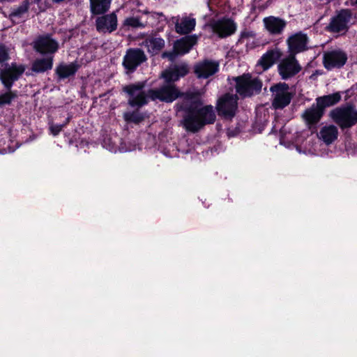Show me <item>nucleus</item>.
<instances>
[{
  "instance_id": "obj_1",
  "label": "nucleus",
  "mask_w": 357,
  "mask_h": 357,
  "mask_svg": "<svg viewBox=\"0 0 357 357\" xmlns=\"http://www.w3.org/2000/svg\"><path fill=\"white\" fill-rule=\"evenodd\" d=\"M215 120V114L213 106L206 105L199 109L191 107L183 119V126L187 130L196 132L204 125L213 123Z\"/></svg>"
},
{
  "instance_id": "obj_2",
  "label": "nucleus",
  "mask_w": 357,
  "mask_h": 357,
  "mask_svg": "<svg viewBox=\"0 0 357 357\" xmlns=\"http://www.w3.org/2000/svg\"><path fill=\"white\" fill-rule=\"evenodd\" d=\"M236 92L243 97L250 96L261 91V82L250 75H243L234 78Z\"/></svg>"
},
{
  "instance_id": "obj_3",
  "label": "nucleus",
  "mask_w": 357,
  "mask_h": 357,
  "mask_svg": "<svg viewBox=\"0 0 357 357\" xmlns=\"http://www.w3.org/2000/svg\"><path fill=\"white\" fill-rule=\"evenodd\" d=\"M145 86L144 82H139L127 85L123 87V91L128 96V103L132 107H142L148 102L150 99L149 91L146 94L143 90Z\"/></svg>"
},
{
  "instance_id": "obj_4",
  "label": "nucleus",
  "mask_w": 357,
  "mask_h": 357,
  "mask_svg": "<svg viewBox=\"0 0 357 357\" xmlns=\"http://www.w3.org/2000/svg\"><path fill=\"white\" fill-rule=\"evenodd\" d=\"M272 93V106L274 109H283L287 106L292 98L289 87L286 83H278L270 88Z\"/></svg>"
},
{
  "instance_id": "obj_5",
  "label": "nucleus",
  "mask_w": 357,
  "mask_h": 357,
  "mask_svg": "<svg viewBox=\"0 0 357 357\" xmlns=\"http://www.w3.org/2000/svg\"><path fill=\"white\" fill-rule=\"evenodd\" d=\"M330 116L342 128H349L357 123V111L352 107L336 108L331 112Z\"/></svg>"
},
{
  "instance_id": "obj_6",
  "label": "nucleus",
  "mask_w": 357,
  "mask_h": 357,
  "mask_svg": "<svg viewBox=\"0 0 357 357\" xmlns=\"http://www.w3.org/2000/svg\"><path fill=\"white\" fill-rule=\"evenodd\" d=\"M165 82L166 83L160 88L149 90L151 100H159L165 102H172L181 96V93L172 82Z\"/></svg>"
},
{
  "instance_id": "obj_7",
  "label": "nucleus",
  "mask_w": 357,
  "mask_h": 357,
  "mask_svg": "<svg viewBox=\"0 0 357 357\" xmlns=\"http://www.w3.org/2000/svg\"><path fill=\"white\" fill-rule=\"evenodd\" d=\"M26 66L23 64L11 63L0 70V80L4 86L10 89L13 83L24 73Z\"/></svg>"
},
{
  "instance_id": "obj_8",
  "label": "nucleus",
  "mask_w": 357,
  "mask_h": 357,
  "mask_svg": "<svg viewBox=\"0 0 357 357\" xmlns=\"http://www.w3.org/2000/svg\"><path fill=\"white\" fill-rule=\"evenodd\" d=\"M237 100L236 95L227 93L222 96L218 100L216 106L218 114L226 119L234 117L238 108Z\"/></svg>"
},
{
  "instance_id": "obj_9",
  "label": "nucleus",
  "mask_w": 357,
  "mask_h": 357,
  "mask_svg": "<svg viewBox=\"0 0 357 357\" xmlns=\"http://www.w3.org/2000/svg\"><path fill=\"white\" fill-rule=\"evenodd\" d=\"M351 18L352 14L349 10H341L331 18L328 29L333 33H345L349 29Z\"/></svg>"
},
{
  "instance_id": "obj_10",
  "label": "nucleus",
  "mask_w": 357,
  "mask_h": 357,
  "mask_svg": "<svg viewBox=\"0 0 357 357\" xmlns=\"http://www.w3.org/2000/svg\"><path fill=\"white\" fill-rule=\"evenodd\" d=\"M279 75L282 79H287L301 70V66L295 58V55L290 54L281 60L278 66Z\"/></svg>"
},
{
  "instance_id": "obj_11",
  "label": "nucleus",
  "mask_w": 357,
  "mask_h": 357,
  "mask_svg": "<svg viewBox=\"0 0 357 357\" xmlns=\"http://www.w3.org/2000/svg\"><path fill=\"white\" fill-rule=\"evenodd\" d=\"M347 61V54L339 49L324 52L323 56L324 66L327 70L342 67Z\"/></svg>"
},
{
  "instance_id": "obj_12",
  "label": "nucleus",
  "mask_w": 357,
  "mask_h": 357,
  "mask_svg": "<svg viewBox=\"0 0 357 357\" xmlns=\"http://www.w3.org/2000/svg\"><path fill=\"white\" fill-rule=\"evenodd\" d=\"M197 37L196 35L183 37L175 42L173 52H164L162 57H168L170 60H173L178 54L188 53L192 47L197 43Z\"/></svg>"
},
{
  "instance_id": "obj_13",
  "label": "nucleus",
  "mask_w": 357,
  "mask_h": 357,
  "mask_svg": "<svg viewBox=\"0 0 357 357\" xmlns=\"http://www.w3.org/2000/svg\"><path fill=\"white\" fill-rule=\"evenodd\" d=\"M146 59L144 52L139 49H129L123 57V66L126 73L134 72L138 66Z\"/></svg>"
},
{
  "instance_id": "obj_14",
  "label": "nucleus",
  "mask_w": 357,
  "mask_h": 357,
  "mask_svg": "<svg viewBox=\"0 0 357 357\" xmlns=\"http://www.w3.org/2000/svg\"><path fill=\"white\" fill-rule=\"evenodd\" d=\"M210 26L213 31L220 38L233 34L236 30V25L229 18H222L211 22Z\"/></svg>"
},
{
  "instance_id": "obj_15",
  "label": "nucleus",
  "mask_w": 357,
  "mask_h": 357,
  "mask_svg": "<svg viewBox=\"0 0 357 357\" xmlns=\"http://www.w3.org/2000/svg\"><path fill=\"white\" fill-rule=\"evenodd\" d=\"M33 46L36 52L44 54H53L59 49L57 41L48 35L38 37L33 42Z\"/></svg>"
},
{
  "instance_id": "obj_16",
  "label": "nucleus",
  "mask_w": 357,
  "mask_h": 357,
  "mask_svg": "<svg viewBox=\"0 0 357 357\" xmlns=\"http://www.w3.org/2000/svg\"><path fill=\"white\" fill-rule=\"evenodd\" d=\"M290 54L295 55L308 49V38L306 34L298 32L289 36L287 40Z\"/></svg>"
},
{
  "instance_id": "obj_17",
  "label": "nucleus",
  "mask_w": 357,
  "mask_h": 357,
  "mask_svg": "<svg viewBox=\"0 0 357 357\" xmlns=\"http://www.w3.org/2000/svg\"><path fill=\"white\" fill-rule=\"evenodd\" d=\"M117 16L114 13L103 15L96 20V29L100 33H112L117 28Z\"/></svg>"
},
{
  "instance_id": "obj_18",
  "label": "nucleus",
  "mask_w": 357,
  "mask_h": 357,
  "mask_svg": "<svg viewBox=\"0 0 357 357\" xmlns=\"http://www.w3.org/2000/svg\"><path fill=\"white\" fill-rule=\"evenodd\" d=\"M263 24L266 30L271 35L282 33L287 26V22L278 17L268 16L263 19Z\"/></svg>"
},
{
  "instance_id": "obj_19",
  "label": "nucleus",
  "mask_w": 357,
  "mask_h": 357,
  "mask_svg": "<svg viewBox=\"0 0 357 357\" xmlns=\"http://www.w3.org/2000/svg\"><path fill=\"white\" fill-rule=\"evenodd\" d=\"M282 56V50L278 47L268 50L258 61L257 65L261 66L263 70L271 68Z\"/></svg>"
},
{
  "instance_id": "obj_20",
  "label": "nucleus",
  "mask_w": 357,
  "mask_h": 357,
  "mask_svg": "<svg viewBox=\"0 0 357 357\" xmlns=\"http://www.w3.org/2000/svg\"><path fill=\"white\" fill-rule=\"evenodd\" d=\"M188 67L185 63L178 64L174 66L173 68H170L165 70L161 77L167 82H175L178 80L181 77H183L188 73Z\"/></svg>"
},
{
  "instance_id": "obj_21",
  "label": "nucleus",
  "mask_w": 357,
  "mask_h": 357,
  "mask_svg": "<svg viewBox=\"0 0 357 357\" xmlns=\"http://www.w3.org/2000/svg\"><path fill=\"white\" fill-rule=\"evenodd\" d=\"M175 29L178 33L187 34L194 30L196 20L192 16H183L181 18L175 17Z\"/></svg>"
},
{
  "instance_id": "obj_22",
  "label": "nucleus",
  "mask_w": 357,
  "mask_h": 357,
  "mask_svg": "<svg viewBox=\"0 0 357 357\" xmlns=\"http://www.w3.org/2000/svg\"><path fill=\"white\" fill-rule=\"evenodd\" d=\"M218 63L205 61L195 66V73L198 77L207 78L218 70Z\"/></svg>"
},
{
  "instance_id": "obj_23",
  "label": "nucleus",
  "mask_w": 357,
  "mask_h": 357,
  "mask_svg": "<svg viewBox=\"0 0 357 357\" xmlns=\"http://www.w3.org/2000/svg\"><path fill=\"white\" fill-rule=\"evenodd\" d=\"M238 43L244 45L248 50H252L259 45V40L257 38L255 32L247 29L241 31Z\"/></svg>"
},
{
  "instance_id": "obj_24",
  "label": "nucleus",
  "mask_w": 357,
  "mask_h": 357,
  "mask_svg": "<svg viewBox=\"0 0 357 357\" xmlns=\"http://www.w3.org/2000/svg\"><path fill=\"white\" fill-rule=\"evenodd\" d=\"M53 66V56L36 59L32 63V71L40 73L51 70Z\"/></svg>"
},
{
  "instance_id": "obj_25",
  "label": "nucleus",
  "mask_w": 357,
  "mask_h": 357,
  "mask_svg": "<svg viewBox=\"0 0 357 357\" xmlns=\"http://www.w3.org/2000/svg\"><path fill=\"white\" fill-rule=\"evenodd\" d=\"M338 135L337 128L333 125L323 127L319 133V137L326 144H330L334 142Z\"/></svg>"
},
{
  "instance_id": "obj_26",
  "label": "nucleus",
  "mask_w": 357,
  "mask_h": 357,
  "mask_svg": "<svg viewBox=\"0 0 357 357\" xmlns=\"http://www.w3.org/2000/svg\"><path fill=\"white\" fill-rule=\"evenodd\" d=\"M322 114L323 110L317 104L306 109L303 114V117L307 123L312 124L319 121Z\"/></svg>"
},
{
  "instance_id": "obj_27",
  "label": "nucleus",
  "mask_w": 357,
  "mask_h": 357,
  "mask_svg": "<svg viewBox=\"0 0 357 357\" xmlns=\"http://www.w3.org/2000/svg\"><path fill=\"white\" fill-rule=\"evenodd\" d=\"M112 0H90L91 12L93 15L106 13L110 8Z\"/></svg>"
},
{
  "instance_id": "obj_28",
  "label": "nucleus",
  "mask_w": 357,
  "mask_h": 357,
  "mask_svg": "<svg viewBox=\"0 0 357 357\" xmlns=\"http://www.w3.org/2000/svg\"><path fill=\"white\" fill-rule=\"evenodd\" d=\"M341 99L338 93L324 96L317 99V104L323 110L325 107L332 106L337 103Z\"/></svg>"
},
{
  "instance_id": "obj_29",
  "label": "nucleus",
  "mask_w": 357,
  "mask_h": 357,
  "mask_svg": "<svg viewBox=\"0 0 357 357\" xmlns=\"http://www.w3.org/2000/svg\"><path fill=\"white\" fill-rule=\"evenodd\" d=\"M148 51L152 54H157L165 45V41L160 38H148L144 42Z\"/></svg>"
},
{
  "instance_id": "obj_30",
  "label": "nucleus",
  "mask_w": 357,
  "mask_h": 357,
  "mask_svg": "<svg viewBox=\"0 0 357 357\" xmlns=\"http://www.w3.org/2000/svg\"><path fill=\"white\" fill-rule=\"evenodd\" d=\"M77 70L76 64L71 63L70 64H61L56 68V73L60 78H66L75 73Z\"/></svg>"
},
{
  "instance_id": "obj_31",
  "label": "nucleus",
  "mask_w": 357,
  "mask_h": 357,
  "mask_svg": "<svg viewBox=\"0 0 357 357\" xmlns=\"http://www.w3.org/2000/svg\"><path fill=\"white\" fill-rule=\"evenodd\" d=\"M29 6V3L27 1H23L22 3L17 8H13L10 13L9 14V17L12 21L16 22L17 20L20 19L24 13L27 12Z\"/></svg>"
},
{
  "instance_id": "obj_32",
  "label": "nucleus",
  "mask_w": 357,
  "mask_h": 357,
  "mask_svg": "<svg viewBox=\"0 0 357 357\" xmlns=\"http://www.w3.org/2000/svg\"><path fill=\"white\" fill-rule=\"evenodd\" d=\"M203 93V91H189L185 94V99L191 103L201 105L202 103L199 101V98L202 96Z\"/></svg>"
},
{
  "instance_id": "obj_33",
  "label": "nucleus",
  "mask_w": 357,
  "mask_h": 357,
  "mask_svg": "<svg viewBox=\"0 0 357 357\" xmlns=\"http://www.w3.org/2000/svg\"><path fill=\"white\" fill-rule=\"evenodd\" d=\"M69 122V118L67 119L66 121L63 124H50V131L52 135L54 136H56L59 134V132L62 130V129L68 124Z\"/></svg>"
},
{
  "instance_id": "obj_34",
  "label": "nucleus",
  "mask_w": 357,
  "mask_h": 357,
  "mask_svg": "<svg viewBox=\"0 0 357 357\" xmlns=\"http://www.w3.org/2000/svg\"><path fill=\"white\" fill-rule=\"evenodd\" d=\"M16 95L11 91H8L0 95V105H9Z\"/></svg>"
},
{
  "instance_id": "obj_35",
  "label": "nucleus",
  "mask_w": 357,
  "mask_h": 357,
  "mask_svg": "<svg viewBox=\"0 0 357 357\" xmlns=\"http://www.w3.org/2000/svg\"><path fill=\"white\" fill-rule=\"evenodd\" d=\"M124 119L127 121L138 123L140 122L143 118L137 113L127 112L124 114Z\"/></svg>"
},
{
  "instance_id": "obj_36",
  "label": "nucleus",
  "mask_w": 357,
  "mask_h": 357,
  "mask_svg": "<svg viewBox=\"0 0 357 357\" xmlns=\"http://www.w3.org/2000/svg\"><path fill=\"white\" fill-rule=\"evenodd\" d=\"M124 24L132 27L142 26L139 20L136 17H128L125 20Z\"/></svg>"
},
{
  "instance_id": "obj_37",
  "label": "nucleus",
  "mask_w": 357,
  "mask_h": 357,
  "mask_svg": "<svg viewBox=\"0 0 357 357\" xmlns=\"http://www.w3.org/2000/svg\"><path fill=\"white\" fill-rule=\"evenodd\" d=\"M10 59L7 48L4 46H0V63L8 61Z\"/></svg>"
},
{
  "instance_id": "obj_38",
  "label": "nucleus",
  "mask_w": 357,
  "mask_h": 357,
  "mask_svg": "<svg viewBox=\"0 0 357 357\" xmlns=\"http://www.w3.org/2000/svg\"><path fill=\"white\" fill-rule=\"evenodd\" d=\"M41 10H45L49 6L47 0H35Z\"/></svg>"
},
{
  "instance_id": "obj_39",
  "label": "nucleus",
  "mask_w": 357,
  "mask_h": 357,
  "mask_svg": "<svg viewBox=\"0 0 357 357\" xmlns=\"http://www.w3.org/2000/svg\"><path fill=\"white\" fill-rule=\"evenodd\" d=\"M356 4H357V0H356V2H355Z\"/></svg>"
}]
</instances>
